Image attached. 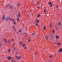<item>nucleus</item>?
I'll use <instances>...</instances> for the list:
<instances>
[{
	"label": "nucleus",
	"instance_id": "nucleus-1",
	"mask_svg": "<svg viewBox=\"0 0 62 62\" xmlns=\"http://www.w3.org/2000/svg\"><path fill=\"white\" fill-rule=\"evenodd\" d=\"M21 16V14L20 12H18V15H17V17H18V18H20Z\"/></svg>",
	"mask_w": 62,
	"mask_h": 62
},
{
	"label": "nucleus",
	"instance_id": "nucleus-2",
	"mask_svg": "<svg viewBox=\"0 0 62 62\" xmlns=\"http://www.w3.org/2000/svg\"><path fill=\"white\" fill-rule=\"evenodd\" d=\"M2 20H3V21H4L5 20V16L4 15L3 16L2 18Z\"/></svg>",
	"mask_w": 62,
	"mask_h": 62
},
{
	"label": "nucleus",
	"instance_id": "nucleus-3",
	"mask_svg": "<svg viewBox=\"0 0 62 62\" xmlns=\"http://www.w3.org/2000/svg\"><path fill=\"white\" fill-rule=\"evenodd\" d=\"M9 17H7V18H6V21H8V20H9Z\"/></svg>",
	"mask_w": 62,
	"mask_h": 62
},
{
	"label": "nucleus",
	"instance_id": "nucleus-4",
	"mask_svg": "<svg viewBox=\"0 0 62 62\" xmlns=\"http://www.w3.org/2000/svg\"><path fill=\"white\" fill-rule=\"evenodd\" d=\"M35 22L36 23H39V20L37 19L36 21H35Z\"/></svg>",
	"mask_w": 62,
	"mask_h": 62
},
{
	"label": "nucleus",
	"instance_id": "nucleus-5",
	"mask_svg": "<svg viewBox=\"0 0 62 62\" xmlns=\"http://www.w3.org/2000/svg\"><path fill=\"white\" fill-rule=\"evenodd\" d=\"M4 41L5 42H7V40L6 39H3Z\"/></svg>",
	"mask_w": 62,
	"mask_h": 62
},
{
	"label": "nucleus",
	"instance_id": "nucleus-6",
	"mask_svg": "<svg viewBox=\"0 0 62 62\" xmlns=\"http://www.w3.org/2000/svg\"><path fill=\"white\" fill-rule=\"evenodd\" d=\"M58 51L59 52H61L62 51V48H61L60 50H59Z\"/></svg>",
	"mask_w": 62,
	"mask_h": 62
},
{
	"label": "nucleus",
	"instance_id": "nucleus-7",
	"mask_svg": "<svg viewBox=\"0 0 62 62\" xmlns=\"http://www.w3.org/2000/svg\"><path fill=\"white\" fill-rule=\"evenodd\" d=\"M16 57L17 58H18V59H20V58H21V56L19 57H17V56H16Z\"/></svg>",
	"mask_w": 62,
	"mask_h": 62
},
{
	"label": "nucleus",
	"instance_id": "nucleus-8",
	"mask_svg": "<svg viewBox=\"0 0 62 62\" xmlns=\"http://www.w3.org/2000/svg\"><path fill=\"white\" fill-rule=\"evenodd\" d=\"M25 44H23L22 45V47H25Z\"/></svg>",
	"mask_w": 62,
	"mask_h": 62
},
{
	"label": "nucleus",
	"instance_id": "nucleus-9",
	"mask_svg": "<svg viewBox=\"0 0 62 62\" xmlns=\"http://www.w3.org/2000/svg\"><path fill=\"white\" fill-rule=\"evenodd\" d=\"M9 8L10 9H12V6L11 5L10 6Z\"/></svg>",
	"mask_w": 62,
	"mask_h": 62
},
{
	"label": "nucleus",
	"instance_id": "nucleus-10",
	"mask_svg": "<svg viewBox=\"0 0 62 62\" xmlns=\"http://www.w3.org/2000/svg\"><path fill=\"white\" fill-rule=\"evenodd\" d=\"M17 20L18 22H20V20H19V18H17Z\"/></svg>",
	"mask_w": 62,
	"mask_h": 62
},
{
	"label": "nucleus",
	"instance_id": "nucleus-11",
	"mask_svg": "<svg viewBox=\"0 0 62 62\" xmlns=\"http://www.w3.org/2000/svg\"><path fill=\"white\" fill-rule=\"evenodd\" d=\"M53 56V55L52 54H50L49 56V57H52Z\"/></svg>",
	"mask_w": 62,
	"mask_h": 62
},
{
	"label": "nucleus",
	"instance_id": "nucleus-12",
	"mask_svg": "<svg viewBox=\"0 0 62 62\" xmlns=\"http://www.w3.org/2000/svg\"><path fill=\"white\" fill-rule=\"evenodd\" d=\"M7 58H8L9 59H12V58L10 57H7Z\"/></svg>",
	"mask_w": 62,
	"mask_h": 62
},
{
	"label": "nucleus",
	"instance_id": "nucleus-13",
	"mask_svg": "<svg viewBox=\"0 0 62 62\" xmlns=\"http://www.w3.org/2000/svg\"><path fill=\"white\" fill-rule=\"evenodd\" d=\"M56 38L57 39H58L59 38V36H56Z\"/></svg>",
	"mask_w": 62,
	"mask_h": 62
},
{
	"label": "nucleus",
	"instance_id": "nucleus-14",
	"mask_svg": "<svg viewBox=\"0 0 62 62\" xmlns=\"http://www.w3.org/2000/svg\"><path fill=\"white\" fill-rule=\"evenodd\" d=\"M57 45H59V46L61 45V44H60V43H57Z\"/></svg>",
	"mask_w": 62,
	"mask_h": 62
},
{
	"label": "nucleus",
	"instance_id": "nucleus-15",
	"mask_svg": "<svg viewBox=\"0 0 62 62\" xmlns=\"http://www.w3.org/2000/svg\"><path fill=\"white\" fill-rule=\"evenodd\" d=\"M22 41H21L19 43L20 45H21V44H22Z\"/></svg>",
	"mask_w": 62,
	"mask_h": 62
},
{
	"label": "nucleus",
	"instance_id": "nucleus-16",
	"mask_svg": "<svg viewBox=\"0 0 62 62\" xmlns=\"http://www.w3.org/2000/svg\"><path fill=\"white\" fill-rule=\"evenodd\" d=\"M9 6V4H8V5H7L6 8H8V7Z\"/></svg>",
	"mask_w": 62,
	"mask_h": 62
},
{
	"label": "nucleus",
	"instance_id": "nucleus-17",
	"mask_svg": "<svg viewBox=\"0 0 62 62\" xmlns=\"http://www.w3.org/2000/svg\"><path fill=\"white\" fill-rule=\"evenodd\" d=\"M43 29L44 30H45L46 29V28H45V26H44L43 28Z\"/></svg>",
	"mask_w": 62,
	"mask_h": 62
},
{
	"label": "nucleus",
	"instance_id": "nucleus-18",
	"mask_svg": "<svg viewBox=\"0 0 62 62\" xmlns=\"http://www.w3.org/2000/svg\"><path fill=\"white\" fill-rule=\"evenodd\" d=\"M37 5H39V2H37Z\"/></svg>",
	"mask_w": 62,
	"mask_h": 62
},
{
	"label": "nucleus",
	"instance_id": "nucleus-19",
	"mask_svg": "<svg viewBox=\"0 0 62 62\" xmlns=\"http://www.w3.org/2000/svg\"><path fill=\"white\" fill-rule=\"evenodd\" d=\"M40 14H39V15H38L37 16V17H39V16H40Z\"/></svg>",
	"mask_w": 62,
	"mask_h": 62
},
{
	"label": "nucleus",
	"instance_id": "nucleus-20",
	"mask_svg": "<svg viewBox=\"0 0 62 62\" xmlns=\"http://www.w3.org/2000/svg\"><path fill=\"white\" fill-rule=\"evenodd\" d=\"M20 5V3H19L18 4V5H17V6H19Z\"/></svg>",
	"mask_w": 62,
	"mask_h": 62
},
{
	"label": "nucleus",
	"instance_id": "nucleus-21",
	"mask_svg": "<svg viewBox=\"0 0 62 62\" xmlns=\"http://www.w3.org/2000/svg\"><path fill=\"white\" fill-rule=\"evenodd\" d=\"M9 20H11V21H12V19L11 18H9Z\"/></svg>",
	"mask_w": 62,
	"mask_h": 62
},
{
	"label": "nucleus",
	"instance_id": "nucleus-22",
	"mask_svg": "<svg viewBox=\"0 0 62 62\" xmlns=\"http://www.w3.org/2000/svg\"><path fill=\"white\" fill-rule=\"evenodd\" d=\"M35 25H36V26L38 27V24H37L36 23L35 24Z\"/></svg>",
	"mask_w": 62,
	"mask_h": 62
},
{
	"label": "nucleus",
	"instance_id": "nucleus-23",
	"mask_svg": "<svg viewBox=\"0 0 62 62\" xmlns=\"http://www.w3.org/2000/svg\"><path fill=\"white\" fill-rule=\"evenodd\" d=\"M46 39H49V38H48V37H47V36H46Z\"/></svg>",
	"mask_w": 62,
	"mask_h": 62
},
{
	"label": "nucleus",
	"instance_id": "nucleus-24",
	"mask_svg": "<svg viewBox=\"0 0 62 62\" xmlns=\"http://www.w3.org/2000/svg\"><path fill=\"white\" fill-rule=\"evenodd\" d=\"M52 4V3H48V4H49V5H51V4Z\"/></svg>",
	"mask_w": 62,
	"mask_h": 62
},
{
	"label": "nucleus",
	"instance_id": "nucleus-25",
	"mask_svg": "<svg viewBox=\"0 0 62 62\" xmlns=\"http://www.w3.org/2000/svg\"><path fill=\"white\" fill-rule=\"evenodd\" d=\"M52 32H53V33H54V30H52Z\"/></svg>",
	"mask_w": 62,
	"mask_h": 62
},
{
	"label": "nucleus",
	"instance_id": "nucleus-26",
	"mask_svg": "<svg viewBox=\"0 0 62 62\" xmlns=\"http://www.w3.org/2000/svg\"><path fill=\"white\" fill-rule=\"evenodd\" d=\"M28 40H29L28 41V42H29V41H30V39H29Z\"/></svg>",
	"mask_w": 62,
	"mask_h": 62
},
{
	"label": "nucleus",
	"instance_id": "nucleus-27",
	"mask_svg": "<svg viewBox=\"0 0 62 62\" xmlns=\"http://www.w3.org/2000/svg\"><path fill=\"white\" fill-rule=\"evenodd\" d=\"M13 27L14 28H15V27H14V26L13 25Z\"/></svg>",
	"mask_w": 62,
	"mask_h": 62
},
{
	"label": "nucleus",
	"instance_id": "nucleus-28",
	"mask_svg": "<svg viewBox=\"0 0 62 62\" xmlns=\"http://www.w3.org/2000/svg\"><path fill=\"white\" fill-rule=\"evenodd\" d=\"M35 54H37V53H34Z\"/></svg>",
	"mask_w": 62,
	"mask_h": 62
},
{
	"label": "nucleus",
	"instance_id": "nucleus-29",
	"mask_svg": "<svg viewBox=\"0 0 62 62\" xmlns=\"http://www.w3.org/2000/svg\"><path fill=\"white\" fill-rule=\"evenodd\" d=\"M50 7H52V4H51V5H50Z\"/></svg>",
	"mask_w": 62,
	"mask_h": 62
},
{
	"label": "nucleus",
	"instance_id": "nucleus-30",
	"mask_svg": "<svg viewBox=\"0 0 62 62\" xmlns=\"http://www.w3.org/2000/svg\"><path fill=\"white\" fill-rule=\"evenodd\" d=\"M8 51H10V49H9V48H8Z\"/></svg>",
	"mask_w": 62,
	"mask_h": 62
},
{
	"label": "nucleus",
	"instance_id": "nucleus-31",
	"mask_svg": "<svg viewBox=\"0 0 62 62\" xmlns=\"http://www.w3.org/2000/svg\"><path fill=\"white\" fill-rule=\"evenodd\" d=\"M15 43H16V42H15L14 43V45H15Z\"/></svg>",
	"mask_w": 62,
	"mask_h": 62
},
{
	"label": "nucleus",
	"instance_id": "nucleus-32",
	"mask_svg": "<svg viewBox=\"0 0 62 62\" xmlns=\"http://www.w3.org/2000/svg\"><path fill=\"white\" fill-rule=\"evenodd\" d=\"M27 47H24V49H27Z\"/></svg>",
	"mask_w": 62,
	"mask_h": 62
},
{
	"label": "nucleus",
	"instance_id": "nucleus-33",
	"mask_svg": "<svg viewBox=\"0 0 62 62\" xmlns=\"http://www.w3.org/2000/svg\"><path fill=\"white\" fill-rule=\"evenodd\" d=\"M46 9H45L44 10V12H46Z\"/></svg>",
	"mask_w": 62,
	"mask_h": 62
},
{
	"label": "nucleus",
	"instance_id": "nucleus-34",
	"mask_svg": "<svg viewBox=\"0 0 62 62\" xmlns=\"http://www.w3.org/2000/svg\"><path fill=\"white\" fill-rule=\"evenodd\" d=\"M16 48H14V50H16Z\"/></svg>",
	"mask_w": 62,
	"mask_h": 62
},
{
	"label": "nucleus",
	"instance_id": "nucleus-35",
	"mask_svg": "<svg viewBox=\"0 0 62 62\" xmlns=\"http://www.w3.org/2000/svg\"><path fill=\"white\" fill-rule=\"evenodd\" d=\"M60 23H59L58 24V25H60Z\"/></svg>",
	"mask_w": 62,
	"mask_h": 62
},
{
	"label": "nucleus",
	"instance_id": "nucleus-36",
	"mask_svg": "<svg viewBox=\"0 0 62 62\" xmlns=\"http://www.w3.org/2000/svg\"><path fill=\"white\" fill-rule=\"evenodd\" d=\"M19 32H21V30H19Z\"/></svg>",
	"mask_w": 62,
	"mask_h": 62
},
{
	"label": "nucleus",
	"instance_id": "nucleus-37",
	"mask_svg": "<svg viewBox=\"0 0 62 62\" xmlns=\"http://www.w3.org/2000/svg\"><path fill=\"white\" fill-rule=\"evenodd\" d=\"M1 45H2V44H1V43L0 44V47H1Z\"/></svg>",
	"mask_w": 62,
	"mask_h": 62
},
{
	"label": "nucleus",
	"instance_id": "nucleus-38",
	"mask_svg": "<svg viewBox=\"0 0 62 62\" xmlns=\"http://www.w3.org/2000/svg\"><path fill=\"white\" fill-rule=\"evenodd\" d=\"M49 25H50V26H51V23H50Z\"/></svg>",
	"mask_w": 62,
	"mask_h": 62
},
{
	"label": "nucleus",
	"instance_id": "nucleus-39",
	"mask_svg": "<svg viewBox=\"0 0 62 62\" xmlns=\"http://www.w3.org/2000/svg\"><path fill=\"white\" fill-rule=\"evenodd\" d=\"M24 34H25V35H27V33H24Z\"/></svg>",
	"mask_w": 62,
	"mask_h": 62
},
{
	"label": "nucleus",
	"instance_id": "nucleus-40",
	"mask_svg": "<svg viewBox=\"0 0 62 62\" xmlns=\"http://www.w3.org/2000/svg\"><path fill=\"white\" fill-rule=\"evenodd\" d=\"M36 32H35V33H33V34H36Z\"/></svg>",
	"mask_w": 62,
	"mask_h": 62
},
{
	"label": "nucleus",
	"instance_id": "nucleus-41",
	"mask_svg": "<svg viewBox=\"0 0 62 62\" xmlns=\"http://www.w3.org/2000/svg\"><path fill=\"white\" fill-rule=\"evenodd\" d=\"M37 8H39V7H37Z\"/></svg>",
	"mask_w": 62,
	"mask_h": 62
},
{
	"label": "nucleus",
	"instance_id": "nucleus-42",
	"mask_svg": "<svg viewBox=\"0 0 62 62\" xmlns=\"http://www.w3.org/2000/svg\"><path fill=\"white\" fill-rule=\"evenodd\" d=\"M14 24H15V23H16L15 22H14Z\"/></svg>",
	"mask_w": 62,
	"mask_h": 62
},
{
	"label": "nucleus",
	"instance_id": "nucleus-43",
	"mask_svg": "<svg viewBox=\"0 0 62 62\" xmlns=\"http://www.w3.org/2000/svg\"><path fill=\"white\" fill-rule=\"evenodd\" d=\"M57 8H58V7L57 6Z\"/></svg>",
	"mask_w": 62,
	"mask_h": 62
},
{
	"label": "nucleus",
	"instance_id": "nucleus-44",
	"mask_svg": "<svg viewBox=\"0 0 62 62\" xmlns=\"http://www.w3.org/2000/svg\"><path fill=\"white\" fill-rule=\"evenodd\" d=\"M12 20H13L14 21V19H13V18Z\"/></svg>",
	"mask_w": 62,
	"mask_h": 62
},
{
	"label": "nucleus",
	"instance_id": "nucleus-45",
	"mask_svg": "<svg viewBox=\"0 0 62 62\" xmlns=\"http://www.w3.org/2000/svg\"><path fill=\"white\" fill-rule=\"evenodd\" d=\"M55 27H56V25H55Z\"/></svg>",
	"mask_w": 62,
	"mask_h": 62
},
{
	"label": "nucleus",
	"instance_id": "nucleus-46",
	"mask_svg": "<svg viewBox=\"0 0 62 62\" xmlns=\"http://www.w3.org/2000/svg\"><path fill=\"white\" fill-rule=\"evenodd\" d=\"M18 54V53H17V52H16V54Z\"/></svg>",
	"mask_w": 62,
	"mask_h": 62
},
{
	"label": "nucleus",
	"instance_id": "nucleus-47",
	"mask_svg": "<svg viewBox=\"0 0 62 62\" xmlns=\"http://www.w3.org/2000/svg\"><path fill=\"white\" fill-rule=\"evenodd\" d=\"M15 31H16V29H15Z\"/></svg>",
	"mask_w": 62,
	"mask_h": 62
},
{
	"label": "nucleus",
	"instance_id": "nucleus-48",
	"mask_svg": "<svg viewBox=\"0 0 62 62\" xmlns=\"http://www.w3.org/2000/svg\"><path fill=\"white\" fill-rule=\"evenodd\" d=\"M8 43H10V41H8Z\"/></svg>",
	"mask_w": 62,
	"mask_h": 62
},
{
	"label": "nucleus",
	"instance_id": "nucleus-49",
	"mask_svg": "<svg viewBox=\"0 0 62 62\" xmlns=\"http://www.w3.org/2000/svg\"><path fill=\"white\" fill-rule=\"evenodd\" d=\"M34 33H33V34H31V35H34Z\"/></svg>",
	"mask_w": 62,
	"mask_h": 62
},
{
	"label": "nucleus",
	"instance_id": "nucleus-50",
	"mask_svg": "<svg viewBox=\"0 0 62 62\" xmlns=\"http://www.w3.org/2000/svg\"><path fill=\"white\" fill-rule=\"evenodd\" d=\"M13 61H14L13 60H12V62Z\"/></svg>",
	"mask_w": 62,
	"mask_h": 62
},
{
	"label": "nucleus",
	"instance_id": "nucleus-51",
	"mask_svg": "<svg viewBox=\"0 0 62 62\" xmlns=\"http://www.w3.org/2000/svg\"><path fill=\"white\" fill-rule=\"evenodd\" d=\"M27 31H28V29L27 28Z\"/></svg>",
	"mask_w": 62,
	"mask_h": 62
},
{
	"label": "nucleus",
	"instance_id": "nucleus-52",
	"mask_svg": "<svg viewBox=\"0 0 62 62\" xmlns=\"http://www.w3.org/2000/svg\"><path fill=\"white\" fill-rule=\"evenodd\" d=\"M14 39L13 40V41H14Z\"/></svg>",
	"mask_w": 62,
	"mask_h": 62
},
{
	"label": "nucleus",
	"instance_id": "nucleus-53",
	"mask_svg": "<svg viewBox=\"0 0 62 62\" xmlns=\"http://www.w3.org/2000/svg\"><path fill=\"white\" fill-rule=\"evenodd\" d=\"M8 59V60H9L8 59Z\"/></svg>",
	"mask_w": 62,
	"mask_h": 62
},
{
	"label": "nucleus",
	"instance_id": "nucleus-54",
	"mask_svg": "<svg viewBox=\"0 0 62 62\" xmlns=\"http://www.w3.org/2000/svg\"><path fill=\"white\" fill-rule=\"evenodd\" d=\"M14 62H16V61H14Z\"/></svg>",
	"mask_w": 62,
	"mask_h": 62
},
{
	"label": "nucleus",
	"instance_id": "nucleus-55",
	"mask_svg": "<svg viewBox=\"0 0 62 62\" xmlns=\"http://www.w3.org/2000/svg\"><path fill=\"white\" fill-rule=\"evenodd\" d=\"M56 30H57V28H56Z\"/></svg>",
	"mask_w": 62,
	"mask_h": 62
},
{
	"label": "nucleus",
	"instance_id": "nucleus-56",
	"mask_svg": "<svg viewBox=\"0 0 62 62\" xmlns=\"http://www.w3.org/2000/svg\"><path fill=\"white\" fill-rule=\"evenodd\" d=\"M22 34H23V35H24V34H23V33H22Z\"/></svg>",
	"mask_w": 62,
	"mask_h": 62
},
{
	"label": "nucleus",
	"instance_id": "nucleus-57",
	"mask_svg": "<svg viewBox=\"0 0 62 62\" xmlns=\"http://www.w3.org/2000/svg\"><path fill=\"white\" fill-rule=\"evenodd\" d=\"M31 50H32V48H31Z\"/></svg>",
	"mask_w": 62,
	"mask_h": 62
},
{
	"label": "nucleus",
	"instance_id": "nucleus-58",
	"mask_svg": "<svg viewBox=\"0 0 62 62\" xmlns=\"http://www.w3.org/2000/svg\"><path fill=\"white\" fill-rule=\"evenodd\" d=\"M58 15H59V14H58Z\"/></svg>",
	"mask_w": 62,
	"mask_h": 62
},
{
	"label": "nucleus",
	"instance_id": "nucleus-59",
	"mask_svg": "<svg viewBox=\"0 0 62 62\" xmlns=\"http://www.w3.org/2000/svg\"><path fill=\"white\" fill-rule=\"evenodd\" d=\"M51 37L52 38V36H51Z\"/></svg>",
	"mask_w": 62,
	"mask_h": 62
},
{
	"label": "nucleus",
	"instance_id": "nucleus-60",
	"mask_svg": "<svg viewBox=\"0 0 62 62\" xmlns=\"http://www.w3.org/2000/svg\"><path fill=\"white\" fill-rule=\"evenodd\" d=\"M13 52H12V54H13Z\"/></svg>",
	"mask_w": 62,
	"mask_h": 62
},
{
	"label": "nucleus",
	"instance_id": "nucleus-61",
	"mask_svg": "<svg viewBox=\"0 0 62 62\" xmlns=\"http://www.w3.org/2000/svg\"><path fill=\"white\" fill-rule=\"evenodd\" d=\"M14 47V46H13V47Z\"/></svg>",
	"mask_w": 62,
	"mask_h": 62
},
{
	"label": "nucleus",
	"instance_id": "nucleus-62",
	"mask_svg": "<svg viewBox=\"0 0 62 62\" xmlns=\"http://www.w3.org/2000/svg\"><path fill=\"white\" fill-rule=\"evenodd\" d=\"M18 33L17 32V34H18Z\"/></svg>",
	"mask_w": 62,
	"mask_h": 62
}]
</instances>
